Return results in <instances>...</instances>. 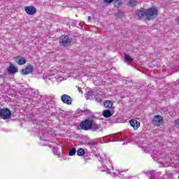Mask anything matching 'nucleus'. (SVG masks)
I'll list each match as a JSON object with an SVG mask.
<instances>
[{
  "label": "nucleus",
  "mask_w": 179,
  "mask_h": 179,
  "mask_svg": "<svg viewBox=\"0 0 179 179\" xmlns=\"http://www.w3.org/2000/svg\"><path fill=\"white\" fill-rule=\"evenodd\" d=\"M99 162L101 163V170L105 171L106 174H110L112 177H119L122 179H131V176H127V170H115L110 157L103 152L99 155Z\"/></svg>",
  "instance_id": "obj_1"
},
{
  "label": "nucleus",
  "mask_w": 179,
  "mask_h": 179,
  "mask_svg": "<svg viewBox=\"0 0 179 179\" xmlns=\"http://www.w3.org/2000/svg\"><path fill=\"white\" fill-rule=\"evenodd\" d=\"M66 71L64 69H60L59 70L55 69L52 70L49 75L46 77V80H52L55 82V80H57L62 76V73H65Z\"/></svg>",
  "instance_id": "obj_2"
},
{
  "label": "nucleus",
  "mask_w": 179,
  "mask_h": 179,
  "mask_svg": "<svg viewBox=\"0 0 179 179\" xmlns=\"http://www.w3.org/2000/svg\"><path fill=\"white\" fill-rule=\"evenodd\" d=\"M145 153H151L156 159L160 157L159 153V147L152 146L150 145H140Z\"/></svg>",
  "instance_id": "obj_3"
},
{
  "label": "nucleus",
  "mask_w": 179,
  "mask_h": 179,
  "mask_svg": "<svg viewBox=\"0 0 179 179\" xmlns=\"http://www.w3.org/2000/svg\"><path fill=\"white\" fill-rule=\"evenodd\" d=\"M159 10L156 8H151L145 10V20H153L157 17Z\"/></svg>",
  "instance_id": "obj_4"
},
{
  "label": "nucleus",
  "mask_w": 179,
  "mask_h": 179,
  "mask_svg": "<svg viewBox=\"0 0 179 179\" xmlns=\"http://www.w3.org/2000/svg\"><path fill=\"white\" fill-rule=\"evenodd\" d=\"M105 143H110V142H122V138L121 134H113L108 136L105 140Z\"/></svg>",
  "instance_id": "obj_5"
},
{
  "label": "nucleus",
  "mask_w": 179,
  "mask_h": 179,
  "mask_svg": "<svg viewBox=\"0 0 179 179\" xmlns=\"http://www.w3.org/2000/svg\"><path fill=\"white\" fill-rule=\"evenodd\" d=\"M80 127L83 131H89L93 127V120H85L80 124Z\"/></svg>",
  "instance_id": "obj_6"
},
{
  "label": "nucleus",
  "mask_w": 179,
  "mask_h": 179,
  "mask_svg": "<svg viewBox=\"0 0 179 179\" xmlns=\"http://www.w3.org/2000/svg\"><path fill=\"white\" fill-rule=\"evenodd\" d=\"M11 115L12 113L10 112V110L8 108H3L0 110V117L3 120H9Z\"/></svg>",
  "instance_id": "obj_7"
},
{
  "label": "nucleus",
  "mask_w": 179,
  "mask_h": 179,
  "mask_svg": "<svg viewBox=\"0 0 179 179\" xmlns=\"http://www.w3.org/2000/svg\"><path fill=\"white\" fill-rule=\"evenodd\" d=\"M72 38L68 36H62L59 39V43L61 45L64 47H68V45L71 43Z\"/></svg>",
  "instance_id": "obj_8"
},
{
  "label": "nucleus",
  "mask_w": 179,
  "mask_h": 179,
  "mask_svg": "<svg viewBox=\"0 0 179 179\" xmlns=\"http://www.w3.org/2000/svg\"><path fill=\"white\" fill-rule=\"evenodd\" d=\"M34 72V66H31V64H27L24 69H23L21 71L22 75H29V73H33Z\"/></svg>",
  "instance_id": "obj_9"
},
{
  "label": "nucleus",
  "mask_w": 179,
  "mask_h": 179,
  "mask_svg": "<svg viewBox=\"0 0 179 179\" xmlns=\"http://www.w3.org/2000/svg\"><path fill=\"white\" fill-rule=\"evenodd\" d=\"M61 100L64 103V104H67L68 106H71L72 104V98L68 94L62 95Z\"/></svg>",
  "instance_id": "obj_10"
},
{
  "label": "nucleus",
  "mask_w": 179,
  "mask_h": 179,
  "mask_svg": "<svg viewBox=\"0 0 179 179\" xmlns=\"http://www.w3.org/2000/svg\"><path fill=\"white\" fill-rule=\"evenodd\" d=\"M24 10L28 15H36L37 13V9L33 6H26Z\"/></svg>",
  "instance_id": "obj_11"
},
{
  "label": "nucleus",
  "mask_w": 179,
  "mask_h": 179,
  "mask_svg": "<svg viewBox=\"0 0 179 179\" xmlns=\"http://www.w3.org/2000/svg\"><path fill=\"white\" fill-rule=\"evenodd\" d=\"M18 71L17 67H16L13 64H10L8 68L9 75H15V73H17Z\"/></svg>",
  "instance_id": "obj_12"
},
{
  "label": "nucleus",
  "mask_w": 179,
  "mask_h": 179,
  "mask_svg": "<svg viewBox=\"0 0 179 179\" xmlns=\"http://www.w3.org/2000/svg\"><path fill=\"white\" fill-rule=\"evenodd\" d=\"M155 125H157V127H160V125L163 124V117L160 115H156L152 121Z\"/></svg>",
  "instance_id": "obj_13"
},
{
  "label": "nucleus",
  "mask_w": 179,
  "mask_h": 179,
  "mask_svg": "<svg viewBox=\"0 0 179 179\" xmlns=\"http://www.w3.org/2000/svg\"><path fill=\"white\" fill-rule=\"evenodd\" d=\"M15 62L18 64V65H24L27 61L26 59L22 56H17L15 57Z\"/></svg>",
  "instance_id": "obj_14"
},
{
  "label": "nucleus",
  "mask_w": 179,
  "mask_h": 179,
  "mask_svg": "<svg viewBox=\"0 0 179 179\" xmlns=\"http://www.w3.org/2000/svg\"><path fill=\"white\" fill-rule=\"evenodd\" d=\"M136 15L138 16V19H141V17H144L146 20V10H137L136 11Z\"/></svg>",
  "instance_id": "obj_15"
},
{
  "label": "nucleus",
  "mask_w": 179,
  "mask_h": 179,
  "mask_svg": "<svg viewBox=\"0 0 179 179\" xmlns=\"http://www.w3.org/2000/svg\"><path fill=\"white\" fill-rule=\"evenodd\" d=\"M131 127L134 128V129L136 130L141 127V123L138 122V120H131L129 121Z\"/></svg>",
  "instance_id": "obj_16"
},
{
  "label": "nucleus",
  "mask_w": 179,
  "mask_h": 179,
  "mask_svg": "<svg viewBox=\"0 0 179 179\" xmlns=\"http://www.w3.org/2000/svg\"><path fill=\"white\" fill-rule=\"evenodd\" d=\"M41 134H42L40 136L41 141H47V138L50 136V134H48V131H46L45 130H41Z\"/></svg>",
  "instance_id": "obj_17"
},
{
  "label": "nucleus",
  "mask_w": 179,
  "mask_h": 179,
  "mask_svg": "<svg viewBox=\"0 0 179 179\" xmlns=\"http://www.w3.org/2000/svg\"><path fill=\"white\" fill-rule=\"evenodd\" d=\"M87 100H94L96 98V92L89 91L86 94Z\"/></svg>",
  "instance_id": "obj_18"
},
{
  "label": "nucleus",
  "mask_w": 179,
  "mask_h": 179,
  "mask_svg": "<svg viewBox=\"0 0 179 179\" xmlns=\"http://www.w3.org/2000/svg\"><path fill=\"white\" fill-rule=\"evenodd\" d=\"M115 16L117 19H121L122 17H124V16H125V14L122 11L118 10L115 13Z\"/></svg>",
  "instance_id": "obj_19"
},
{
  "label": "nucleus",
  "mask_w": 179,
  "mask_h": 179,
  "mask_svg": "<svg viewBox=\"0 0 179 179\" xmlns=\"http://www.w3.org/2000/svg\"><path fill=\"white\" fill-rule=\"evenodd\" d=\"M103 106L105 108H111L113 107V102L112 101H106L103 103Z\"/></svg>",
  "instance_id": "obj_20"
},
{
  "label": "nucleus",
  "mask_w": 179,
  "mask_h": 179,
  "mask_svg": "<svg viewBox=\"0 0 179 179\" xmlns=\"http://www.w3.org/2000/svg\"><path fill=\"white\" fill-rule=\"evenodd\" d=\"M103 117H105V118H110V117H111L113 114L111 113L110 110H103Z\"/></svg>",
  "instance_id": "obj_21"
},
{
  "label": "nucleus",
  "mask_w": 179,
  "mask_h": 179,
  "mask_svg": "<svg viewBox=\"0 0 179 179\" xmlns=\"http://www.w3.org/2000/svg\"><path fill=\"white\" fill-rule=\"evenodd\" d=\"M94 100H96L97 103H101V101H103V96L100 94L97 95L95 94V98H94Z\"/></svg>",
  "instance_id": "obj_22"
},
{
  "label": "nucleus",
  "mask_w": 179,
  "mask_h": 179,
  "mask_svg": "<svg viewBox=\"0 0 179 179\" xmlns=\"http://www.w3.org/2000/svg\"><path fill=\"white\" fill-rule=\"evenodd\" d=\"M85 153H86V152L85 151V150H83V148H79L77 150V156H85Z\"/></svg>",
  "instance_id": "obj_23"
},
{
  "label": "nucleus",
  "mask_w": 179,
  "mask_h": 179,
  "mask_svg": "<svg viewBox=\"0 0 179 179\" xmlns=\"http://www.w3.org/2000/svg\"><path fill=\"white\" fill-rule=\"evenodd\" d=\"M77 153L76 148H73L69 152V156H75Z\"/></svg>",
  "instance_id": "obj_24"
},
{
  "label": "nucleus",
  "mask_w": 179,
  "mask_h": 179,
  "mask_svg": "<svg viewBox=\"0 0 179 179\" xmlns=\"http://www.w3.org/2000/svg\"><path fill=\"white\" fill-rule=\"evenodd\" d=\"M136 5H138V1L136 0H130L128 2V6H135Z\"/></svg>",
  "instance_id": "obj_25"
},
{
  "label": "nucleus",
  "mask_w": 179,
  "mask_h": 179,
  "mask_svg": "<svg viewBox=\"0 0 179 179\" xmlns=\"http://www.w3.org/2000/svg\"><path fill=\"white\" fill-rule=\"evenodd\" d=\"M122 4V1L121 0H116L114 2V5L116 8H120V6H121Z\"/></svg>",
  "instance_id": "obj_26"
},
{
  "label": "nucleus",
  "mask_w": 179,
  "mask_h": 179,
  "mask_svg": "<svg viewBox=\"0 0 179 179\" xmlns=\"http://www.w3.org/2000/svg\"><path fill=\"white\" fill-rule=\"evenodd\" d=\"M124 58L126 59V61H128L129 62H133L134 59L131 57V56H129V55H124Z\"/></svg>",
  "instance_id": "obj_27"
},
{
  "label": "nucleus",
  "mask_w": 179,
  "mask_h": 179,
  "mask_svg": "<svg viewBox=\"0 0 179 179\" xmlns=\"http://www.w3.org/2000/svg\"><path fill=\"white\" fill-rule=\"evenodd\" d=\"M91 129H92V131H97V129H100V126L99 124L92 123V127Z\"/></svg>",
  "instance_id": "obj_28"
},
{
  "label": "nucleus",
  "mask_w": 179,
  "mask_h": 179,
  "mask_svg": "<svg viewBox=\"0 0 179 179\" xmlns=\"http://www.w3.org/2000/svg\"><path fill=\"white\" fill-rule=\"evenodd\" d=\"M52 152H53L54 155H55L56 156H58V155H59L58 153V148L57 147H54L52 148Z\"/></svg>",
  "instance_id": "obj_29"
},
{
  "label": "nucleus",
  "mask_w": 179,
  "mask_h": 179,
  "mask_svg": "<svg viewBox=\"0 0 179 179\" xmlns=\"http://www.w3.org/2000/svg\"><path fill=\"white\" fill-rule=\"evenodd\" d=\"M175 127L176 128H179V120L178 119L175 122Z\"/></svg>",
  "instance_id": "obj_30"
},
{
  "label": "nucleus",
  "mask_w": 179,
  "mask_h": 179,
  "mask_svg": "<svg viewBox=\"0 0 179 179\" xmlns=\"http://www.w3.org/2000/svg\"><path fill=\"white\" fill-rule=\"evenodd\" d=\"M106 3H111L114 0H103Z\"/></svg>",
  "instance_id": "obj_31"
},
{
  "label": "nucleus",
  "mask_w": 179,
  "mask_h": 179,
  "mask_svg": "<svg viewBox=\"0 0 179 179\" xmlns=\"http://www.w3.org/2000/svg\"><path fill=\"white\" fill-rule=\"evenodd\" d=\"M76 113H78V114H82V113H83V110H80V109H78L76 110Z\"/></svg>",
  "instance_id": "obj_32"
},
{
  "label": "nucleus",
  "mask_w": 179,
  "mask_h": 179,
  "mask_svg": "<svg viewBox=\"0 0 179 179\" xmlns=\"http://www.w3.org/2000/svg\"><path fill=\"white\" fill-rule=\"evenodd\" d=\"M78 90L79 93H82V88L78 87Z\"/></svg>",
  "instance_id": "obj_33"
},
{
  "label": "nucleus",
  "mask_w": 179,
  "mask_h": 179,
  "mask_svg": "<svg viewBox=\"0 0 179 179\" xmlns=\"http://www.w3.org/2000/svg\"><path fill=\"white\" fill-rule=\"evenodd\" d=\"M175 20H176V23H179V17H177Z\"/></svg>",
  "instance_id": "obj_34"
},
{
  "label": "nucleus",
  "mask_w": 179,
  "mask_h": 179,
  "mask_svg": "<svg viewBox=\"0 0 179 179\" xmlns=\"http://www.w3.org/2000/svg\"><path fill=\"white\" fill-rule=\"evenodd\" d=\"M91 145H97V143H96V142H92V143H91Z\"/></svg>",
  "instance_id": "obj_35"
},
{
  "label": "nucleus",
  "mask_w": 179,
  "mask_h": 179,
  "mask_svg": "<svg viewBox=\"0 0 179 179\" xmlns=\"http://www.w3.org/2000/svg\"><path fill=\"white\" fill-rule=\"evenodd\" d=\"M88 20H89V21L92 20V17L89 16V17H88Z\"/></svg>",
  "instance_id": "obj_36"
},
{
  "label": "nucleus",
  "mask_w": 179,
  "mask_h": 179,
  "mask_svg": "<svg viewBox=\"0 0 179 179\" xmlns=\"http://www.w3.org/2000/svg\"><path fill=\"white\" fill-rule=\"evenodd\" d=\"M122 145H128V143H123Z\"/></svg>",
  "instance_id": "obj_37"
},
{
  "label": "nucleus",
  "mask_w": 179,
  "mask_h": 179,
  "mask_svg": "<svg viewBox=\"0 0 179 179\" xmlns=\"http://www.w3.org/2000/svg\"><path fill=\"white\" fill-rule=\"evenodd\" d=\"M178 179H179V175H178Z\"/></svg>",
  "instance_id": "obj_38"
}]
</instances>
